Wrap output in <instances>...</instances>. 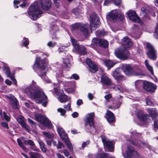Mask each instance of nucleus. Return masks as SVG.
I'll use <instances>...</instances> for the list:
<instances>
[{
	"label": "nucleus",
	"mask_w": 158,
	"mask_h": 158,
	"mask_svg": "<svg viewBox=\"0 0 158 158\" xmlns=\"http://www.w3.org/2000/svg\"><path fill=\"white\" fill-rule=\"evenodd\" d=\"M22 42L23 45L25 47H27L29 44L28 39L25 37H24Z\"/></svg>",
	"instance_id": "de8ad7c7"
},
{
	"label": "nucleus",
	"mask_w": 158,
	"mask_h": 158,
	"mask_svg": "<svg viewBox=\"0 0 158 158\" xmlns=\"http://www.w3.org/2000/svg\"><path fill=\"white\" fill-rule=\"evenodd\" d=\"M155 31L154 36L155 38L158 39V23L156 28Z\"/></svg>",
	"instance_id": "5fc2aeb1"
},
{
	"label": "nucleus",
	"mask_w": 158,
	"mask_h": 158,
	"mask_svg": "<svg viewBox=\"0 0 158 158\" xmlns=\"http://www.w3.org/2000/svg\"><path fill=\"white\" fill-rule=\"evenodd\" d=\"M107 19L112 22H114L118 20V12L116 10H112L106 15Z\"/></svg>",
	"instance_id": "2eb2a0df"
},
{
	"label": "nucleus",
	"mask_w": 158,
	"mask_h": 158,
	"mask_svg": "<svg viewBox=\"0 0 158 158\" xmlns=\"http://www.w3.org/2000/svg\"><path fill=\"white\" fill-rule=\"evenodd\" d=\"M24 92L32 100H35L36 103L42 104L46 107L48 103V98L42 90H38L35 88L28 86L24 89Z\"/></svg>",
	"instance_id": "f257e3e1"
},
{
	"label": "nucleus",
	"mask_w": 158,
	"mask_h": 158,
	"mask_svg": "<svg viewBox=\"0 0 158 158\" xmlns=\"http://www.w3.org/2000/svg\"><path fill=\"white\" fill-rule=\"evenodd\" d=\"M122 44L125 46V48H130L131 47L133 44L131 39L128 37L125 36L122 40Z\"/></svg>",
	"instance_id": "5701e85b"
},
{
	"label": "nucleus",
	"mask_w": 158,
	"mask_h": 158,
	"mask_svg": "<svg viewBox=\"0 0 158 158\" xmlns=\"http://www.w3.org/2000/svg\"><path fill=\"white\" fill-rule=\"evenodd\" d=\"M80 30L83 33L84 35L87 36L89 34V26H87L85 24H83L81 28H80Z\"/></svg>",
	"instance_id": "c756f323"
},
{
	"label": "nucleus",
	"mask_w": 158,
	"mask_h": 158,
	"mask_svg": "<svg viewBox=\"0 0 158 158\" xmlns=\"http://www.w3.org/2000/svg\"><path fill=\"white\" fill-rule=\"evenodd\" d=\"M41 55L37 56L35 63L32 66L33 69L41 78L46 76V72L45 69L48 64V60L46 57L48 56V54L41 53Z\"/></svg>",
	"instance_id": "f03ea898"
},
{
	"label": "nucleus",
	"mask_w": 158,
	"mask_h": 158,
	"mask_svg": "<svg viewBox=\"0 0 158 158\" xmlns=\"http://www.w3.org/2000/svg\"><path fill=\"white\" fill-rule=\"evenodd\" d=\"M137 117L141 121L147 123L151 122V120L149 118V115L147 114H143L137 113Z\"/></svg>",
	"instance_id": "412c9836"
},
{
	"label": "nucleus",
	"mask_w": 158,
	"mask_h": 158,
	"mask_svg": "<svg viewBox=\"0 0 158 158\" xmlns=\"http://www.w3.org/2000/svg\"><path fill=\"white\" fill-rule=\"evenodd\" d=\"M17 142L18 143V144L22 148H24V146L22 143V142L21 141V140L19 139L18 138L17 139Z\"/></svg>",
	"instance_id": "0e129e2a"
},
{
	"label": "nucleus",
	"mask_w": 158,
	"mask_h": 158,
	"mask_svg": "<svg viewBox=\"0 0 158 158\" xmlns=\"http://www.w3.org/2000/svg\"><path fill=\"white\" fill-rule=\"evenodd\" d=\"M63 146V143L59 141H58V143L56 145L57 149H61Z\"/></svg>",
	"instance_id": "338daca9"
},
{
	"label": "nucleus",
	"mask_w": 158,
	"mask_h": 158,
	"mask_svg": "<svg viewBox=\"0 0 158 158\" xmlns=\"http://www.w3.org/2000/svg\"><path fill=\"white\" fill-rule=\"evenodd\" d=\"M13 102H11V104L13 107L15 109H18V105L19 104V102L17 99L14 101H12Z\"/></svg>",
	"instance_id": "37998d69"
},
{
	"label": "nucleus",
	"mask_w": 158,
	"mask_h": 158,
	"mask_svg": "<svg viewBox=\"0 0 158 158\" xmlns=\"http://www.w3.org/2000/svg\"><path fill=\"white\" fill-rule=\"evenodd\" d=\"M104 145L107 148L108 151L110 152H113L114 151V146L112 141H108L105 143Z\"/></svg>",
	"instance_id": "c85d7f7f"
},
{
	"label": "nucleus",
	"mask_w": 158,
	"mask_h": 158,
	"mask_svg": "<svg viewBox=\"0 0 158 158\" xmlns=\"http://www.w3.org/2000/svg\"><path fill=\"white\" fill-rule=\"evenodd\" d=\"M57 130L58 133L62 140L65 143L69 151L73 152V147L67 134L61 127H58Z\"/></svg>",
	"instance_id": "39448f33"
},
{
	"label": "nucleus",
	"mask_w": 158,
	"mask_h": 158,
	"mask_svg": "<svg viewBox=\"0 0 158 158\" xmlns=\"http://www.w3.org/2000/svg\"><path fill=\"white\" fill-rule=\"evenodd\" d=\"M146 47L148 49V51L146 54L148 58L153 60H156L157 57L156 51L149 43H147V44Z\"/></svg>",
	"instance_id": "1a4fd4ad"
},
{
	"label": "nucleus",
	"mask_w": 158,
	"mask_h": 158,
	"mask_svg": "<svg viewBox=\"0 0 158 158\" xmlns=\"http://www.w3.org/2000/svg\"><path fill=\"white\" fill-rule=\"evenodd\" d=\"M43 134L46 137L49 139H51L53 136V135L51 134L49 132H44Z\"/></svg>",
	"instance_id": "8fccbe9b"
},
{
	"label": "nucleus",
	"mask_w": 158,
	"mask_h": 158,
	"mask_svg": "<svg viewBox=\"0 0 158 158\" xmlns=\"http://www.w3.org/2000/svg\"><path fill=\"white\" fill-rule=\"evenodd\" d=\"M143 17L142 18L143 20H145L146 19H150V17L149 15V13H143Z\"/></svg>",
	"instance_id": "bf43d9fd"
},
{
	"label": "nucleus",
	"mask_w": 158,
	"mask_h": 158,
	"mask_svg": "<svg viewBox=\"0 0 158 158\" xmlns=\"http://www.w3.org/2000/svg\"><path fill=\"white\" fill-rule=\"evenodd\" d=\"M94 113L87 114L85 116V118L84 119L85 130L90 133L95 131L94 123Z\"/></svg>",
	"instance_id": "7ed1b4c3"
},
{
	"label": "nucleus",
	"mask_w": 158,
	"mask_h": 158,
	"mask_svg": "<svg viewBox=\"0 0 158 158\" xmlns=\"http://www.w3.org/2000/svg\"><path fill=\"white\" fill-rule=\"evenodd\" d=\"M101 138L102 141L103 143V144L105 143H106V142L108 141V140H107V138L106 136L104 135H101Z\"/></svg>",
	"instance_id": "13d9d810"
},
{
	"label": "nucleus",
	"mask_w": 158,
	"mask_h": 158,
	"mask_svg": "<svg viewBox=\"0 0 158 158\" xmlns=\"http://www.w3.org/2000/svg\"><path fill=\"white\" fill-rule=\"evenodd\" d=\"M101 81L102 85L106 86H110L111 84V79L104 75L102 76L101 77Z\"/></svg>",
	"instance_id": "393cba45"
},
{
	"label": "nucleus",
	"mask_w": 158,
	"mask_h": 158,
	"mask_svg": "<svg viewBox=\"0 0 158 158\" xmlns=\"http://www.w3.org/2000/svg\"><path fill=\"white\" fill-rule=\"evenodd\" d=\"M28 14L32 20H36L41 16L42 12L39 8L37 5L32 4L28 9Z\"/></svg>",
	"instance_id": "20e7f679"
},
{
	"label": "nucleus",
	"mask_w": 158,
	"mask_h": 158,
	"mask_svg": "<svg viewBox=\"0 0 158 158\" xmlns=\"http://www.w3.org/2000/svg\"><path fill=\"white\" fill-rule=\"evenodd\" d=\"M57 111L58 112L60 113L61 115L62 116L64 115L66 112V111L65 110L61 108H58L57 109Z\"/></svg>",
	"instance_id": "603ef678"
},
{
	"label": "nucleus",
	"mask_w": 158,
	"mask_h": 158,
	"mask_svg": "<svg viewBox=\"0 0 158 158\" xmlns=\"http://www.w3.org/2000/svg\"><path fill=\"white\" fill-rule=\"evenodd\" d=\"M34 117L37 121L44 126L50 129L52 128L53 126L51 121L48 118L44 115L40 113L37 114L35 115Z\"/></svg>",
	"instance_id": "423d86ee"
},
{
	"label": "nucleus",
	"mask_w": 158,
	"mask_h": 158,
	"mask_svg": "<svg viewBox=\"0 0 158 158\" xmlns=\"http://www.w3.org/2000/svg\"><path fill=\"white\" fill-rule=\"evenodd\" d=\"M56 77H62L64 76L63 72L62 70H60L57 71L56 73Z\"/></svg>",
	"instance_id": "09e8293b"
},
{
	"label": "nucleus",
	"mask_w": 158,
	"mask_h": 158,
	"mask_svg": "<svg viewBox=\"0 0 158 158\" xmlns=\"http://www.w3.org/2000/svg\"><path fill=\"white\" fill-rule=\"evenodd\" d=\"M83 25V24L81 23H76L72 25L71 30L73 31L78 29H80V28H81Z\"/></svg>",
	"instance_id": "c9c22d12"
},
{
	"label": "nucleus",
	"mask_w": 158,
	"mask_h": 158,
	"mask_svg": "<svg viewBox=\"0 0 158 158\" xmlns=\"http://www.w3.org/2000/svg\"><path fill=\"white\" fill-rule=\"evenodd\" d=\"M143 81L142 80L136 81H135V85L137 89L140 90L142 86H143Z\"/></svg>",
	"instance_id": "f704fd0d"
},
{
	"label": "nucleus",
	"mask_w": 158,
	"mask_h": 158,
	"mask_svg": "<svg viewBox=\"0 0 158 158\" xmlns=\"http://www.w3.org/2000/svg\"><path fill=\"white\" fill-rule=\"evenodd\" d=\"M95 33L97 36L102 37L106 35V32L104 31L98 30Z\"/></svg>",
	"instance_id": "58836bf2"
},
{
	"label": "nucleus",
	"mask_w": 158,
	"mask_h": 158,
	"mask_svg": "<svg viewBox=\"0 0 158 158\" xmlns=\"http://www.w3.org/2000/svg\"><path fill=\"white\" fill-rule=\"evenodd\" d=\"M114 4L117 6H120L122 4L121 0H114Z\"/></svg>",
	"instance_id": "052dcab7"
},
{
	"label": "nucleus",
	"mask_w": 158,
	"mask_h": 158,
	"mask_svg": "<svg viewBox=\"0 0 158 158\" xmlns=\"http://www.w3.org/2000/svg\"><path fill=\"white\" fill-rule=\"evenodd\" d=\"M54 92L57 93L59 96V99L61 103L65 102L67 101L68 96L64 93L62 90L57 89L55 87L54 88Z\"/></svg>",
	"instance_id": "4468645a"
},
{
	"label": "nucleus",
	"mask_w": 158,
	"mask_h": 158,
	"mask_svg": "<svg viewBox=\"0 0 158 158\" xmlns=\"http://www.w3.org/2000/svg\"><path fill=\"white\" fill-rule=\"evenodd\" d=\"M23 143L27 145H29L31 146L35 145V143L31 139L25 140Z\"/></svg>",
	"instance_id": "a18cd8bd"
},
{
	"label": "nucleus",
	"mask_w": 158,
	"mask_h": 158,
	"mask_svg": "<svg viewBox=\"0 0 158 158\" xmlns=\"http://www.w3.org/2000/svg\"><path fill=\"white\" fill-rule=\"evenodd\" d=\"M90 25L91 27H94L96 28L100 25V22L98 15L95 13H94L90 16Z\"/></svg>",
	"instance_id": "9d476101"
},
{
	"label": "nucleus",
	"mask_w": 158,
	"mask_h": 158,
	"mask_svg": "<svg viewBox=\"0 0 158 158\" xmlns=\"http://www.w3.org/2000/svg\"><path fill=\"white\" fill-rule=\"evenodd\" d=\"M29 154L30 156V158H36V152H30Z\"/></svg>",
	"instance_id": "864d4df0"
},
{
	"label": "nucleus",
	"mask_w": 158,
	"mask_h": 158,
	"mask_svg": "<svg viewBox=\"0 0 158 158\" xmlns=\"http://www.w3.org/2000/svg\"><path fill=\"white\" fill-rule=\"evenodd\" d=\"M86 63L89 67V70L91 72L94 73L98 70L97 65L89 58H87L86 59Z\"/></svg>",
	"instance_id": "ddd939ff"
},
{
	"label": "nucleus",
	"mask_w": 158,
	"mask_h": 158,
	"mask_svg": "<svg viewBox=\"0 0 158 158\" xmlns=\"http://www.w3.org/2000/svg\"><path fill=\"white\" fill-rule=\"evenodd\" d=\"M95 42L98 43V45L102 48H108L109 44L108 42L106 40L97 38V40L96 41H95Z\"/></svg>",
	"instance_id": "b1692460"
},
{
	"label": "nucleus",
	"mask_w": 158,
	"mask_h": 158,
	"mask_svg": "<svg viewBox=\"0 0 158 158\" xmlns=\"http://www.w3.org/2000/svg\"><path fill=\"white\" fill-rule=\"evenodd\" d=\"M154 84L147 81H143V88L148 92H152L155 89L154 87Z\"/></svg>",
	"instance_id": "aec40b11"
},
{
	"label": "nucleus",
	"mask_w": 158,
	"mask_h": 158,
	"mask_svg": "<svg viewBox=\"0 0 158 158\" xmlns=\"http://www.w3.org/2000/svg\"><path fill=\"white\" fill-rule=\"evenodd\" d=\"M4 69L6 70V71L5 72V73L7 77L8 76H10L11 75V73H10V71L9 67L4 66Z\"/></svg>",
	"instance_id": "49530a36"
},
{
	"label": "nucleus",
	"mask_w": 158,
	"mask_h": 158,
	"mask_svg": "<svg viewBox=\"0 0 158 158\" xmlns=\"http://www.w3.org/2000/svg\"><path fill=\"white\" fill-rule=\"evenodd\" d=\"M139 29L137 26L135 25H134V27L132 29V32L133 34L137 35L139 34Z\"/></svg>",
	"instance_id": "c03bdc74"
},
{
	"label": "nucleus",
	"mask_w": 158,
	"mask_h": 158,
	"mask_svg": "<svg viewBox=\"0 0 158 158\" xmlns=\"http://www.w3.org/2000/svg\"><path fill=\"white\" fill-rule=\"evenodd\" d=\"M127 156L125 158H138L139 155L133 147L128 146L126 152Z\"/></svg>",
	"instance_id": "9b49d317"
},
{
	"label": "nucleus",
	"mask_w": 158,
	"mask_h": 158,
	"mask_svg": "<svg viewBox=\"0 0 158 158\" xmlns=\"http://www.w3.org/2000/svg\"><path fill=\"white\" fill-rule=\"evenodd\" d=\"M80 10L78 8H74L73 9L72 12L75 15H79L80 13Z\"/></svg>",
	"instance_id": "3c124183"
},
{
	"label": "nucleus",
	"mask_w": 158,
	"mask_h": 158,
	"mask_svg": "<svg viewBox=\"0 0 158 158\" xmlns=\"http://www.w3.org/2000/svg\"><path fill=\"white\" fill-rule=\"evenodd\" d=\"M141 10L142 12L143 13L149 14L153 12L152 7L149 6L142 7L141 8Z\"/></svg>",
	"instance_id": "7c9ffc66"
},
{
	"label": "nucleus",
	"mask_w": 158,
	"mask_h": 158,
	"mask_svg": "<svg viewBox=\"0 0 158 158\" xmlns=\"http://www.w3.org/2000/svg\"><path fill=\"white\" fill-rule=\"evenodd\" d=\"M26 0H14L13 1L14 6L15 8H17L19 7V6L17 4H19L21 2H26Z\"/></svg>",
	"instance_id": "a19ab883"
},
{
	"label": "nucleus",
	"mask_w": 158,
	"mask_h": 158,
	"mask_svg": "<svg viewBox=\"0 0 158 158\" xmlns=\"http://www.w3.org/2000/svg\"><path fill=\"white\" fill-rule=\"evenodd\" d=\"M148 60H146L145 61V65L147 69L151 72V74L152 75H154L153 69L152 66H151L148 63Z\"/></svg>",
	"instance_id": "ea45409f"
},
{
	"label": "nucleus",
	"mask_w": 158,
	"mask_h": 158,
	"mask_svg": "<svg viewBox=\"0 0 158 158\" xmlns=\"http://www.w3.org/2000/svg\"><path fill=\"white\" fill-rule=\"evenodd\" d=\"M74 49L77 52L81 55L86 54L87 52L86 48L80 45H78Z\"/></svg>",
	"instance_id": "a878e982"
},
{
	"label": "nucleus",
	"mask_w": 158,
	"mask_h": 158,
	"mask_svg": "<svg viewBox=\"0 0 158 158\" xmlns=\"http://www.w3.org/2000/svg\"><path fill=\"white\" fill-rule=\"evenodd\" d=\"M113 88L115 90L118 91L120 93H123L124 91L123 87L122 84L114 85Z\"/></svg>",
	"instance_id": "72a5a7b5"
},
{
	"label": "nucleus",
	"mask_w": 158,
	"mask_h": 158,
	"mask_svg": "<svg viewBox=\"0 0 158 158\" xmlns=\"http://www.w3.org/2000/svg\"><path fill=\"white\" fill-rule=\"evenodd\" d=\"M38 142L40 145V149L42 151L44 152L45 153L47 152V148L46 147L44 143L41 140H38Z\"/></svg>",
	"instance_id": "2f4dec72"
},
{
	"label": "nucleus",
	"mask_w": 158,
	"mask_h": 158,
	"mask_svg": "<svg viewBox=\"0 0 158 158\" xmlns=\"http://www.w3.org/2000/svg\"><path fill=\"white\" fill-rule=\"evenodd\" d=\"M53 1L55 7L57 8H59L60 5V2H58V0H53Z\"/></svg>",
	"instance_id": "774afa93"
},
{
	"label": "nucleus",
	"mask_w": 158,
	"mask_h": 158,
	"mask_svg": "<svg viewBox=\"0 0 158 158\" xmlns=\"http://www.w3.org/2000/svg\"><path fill=\"white\" fill-rule=\"evenodd\" d=\"M115 54L116 56L122 60L128 59L130 56L129 51L125 48H122L116 50Z\"/></svg>",
	"instance_id": "0eeeda50"
},
{
	"label": "nucleus",
	"mask_w": 158,
	"mask_h": 158,
	"mask_svg": "<svg viewBox=\"0 0 158 158\" xmlns=\"http://www.w3.org/2000/svg\"><path fill=\"white\" fill-rule=\"evenodd\" d=\"M1 125L3 127L6 128V129H8L9 127L8 126V124L7 123L4 122H2L1 123Z\"/></svg>",
	"instance_id": "69168bd1"
},
{
	"label": "nucleus",
	"mask_w": 158,
	"mask_h": 158,
	"mask_svg": "<svg viewBox=\"0 0 158 158\" xmlns=\"http://www.w3.org/2000/svg\"><path fill=\"white\" fill-rule=\"evenodd\" d=\"M122 69L124 73L127 76L139 75V73L134 71V69L129 64H123L122 66Z\"/></svg>",
	"instance_id": "6e6552de"
},
{
	"label": "nucleus",
	"mask_w": 158,
	"mask_h": 158,
	"mask_svg": "<svg viewBox=\"0 0 158 158\" xmlns=\"http://www.w3.org/2000/svg\"><path fill=\"white\" fill-rule=\"evenodd\" d=\"M103 64L107 67L108 69L112 68L116 64L112 60H105L103 61Z\"/></svg>",
	"instance_id": "cd10ccee"
},
{
	"label": "nucleus",
	"mask_w": 158,
	"mask_h": 158,
	"mask_svg": "<svg viewBox=\"0 0 158 158\" xmlns=\"http://www.w3.org/2000/svg\"><path fill=\"white\" fill-rule=\"evenodd\" d=\"M55 42H53L51 41H49L47 44V45L50 47H53L56 44Z\"/></svg>",
	"instance_id": "6e6d98bb"
},
{
	"label": "nucleus",
	"mask_w": 158,
	"mask_h": 158,
	"mask_svg": "<svg viewBox=\"0 0 158 158\" xmlns=\"http://www.w3.org/2000/svg\"><path fill=\"white\" fill-rule=\"evenodd\" d=\"M97 40V38H94L92 40V43L89 45V47L94 48V49L97 48V45H98V43H95V41Z\"/></svg>",
	"instance_id": "4c0bfd02"
},
{
	"label": "nucleus",
	"mask_w": 158,
	"mask_h": 158,
	"mask_svg": "<svg viewBox=\"0 0 158 158\" xmlns=\"http://www.w3.org/2000/svg\"><path fill=\"white\" fill-rule=\"evenodd\" d=\"M51 0H41L40 4L43 10H48L51 8Z\"/></svg>",
	"instance_id": "dca6fc26"
},
{
	"label": "nucleus",
	"mask_w": 158,
	"mask_h": 158,
	"mask_svg": "<svg viewBox=\"0 0 158 158\" xmlns=\"http://www.w3.org/2000/svg\"><path fill=\"white\" fill-rule=\"evenodd\" d=\"M3 117L5 120L7 122H9L10 120V117L8 116L5 112H3Z\"/></svg>",
	"instance_id": "4d7b16f0"
},
{
	"label": "nucleus",
	"mask_w": 158,
	"mask_h": 158,
	"mask_svg": "<svg viewBox=\"0 0 158 158\" xmlns=\"http://www.w3.org/2000/svg\"><path fill=\"white\" fill-rule=\"evenodd\" d=\"M148 111L149 113V116L151 117L152 119L156 120L157 115L156 110L154 108H149Z\"/></svg>",
	"instance_id": "bb28decb"
},
{
	"label": "nucleus",
	"mask_w": 158,
	"mask_h": 158,
	"mask_svg": "<svg viewBox=\"0 0 158 158\" xmlns=\"http://www.w3.org/2000/svg\"><path fill=\"white\" fill-rule=\"evenodd\" d=\"M63 63L64 64V66L65 67L66 69L70 67L71 66V64L69 58H63Z\"/></svg>",
	"instance_id": "473e14b6"
},
{
	"label": "nucleus",
	"mask_w": 158,
	"mask_h": 158,
	"mask_svg": "<svg viewBox=\"0 0 158 158\" xmlns=\"http://www.w3.org/2000/svg\"><path fill=\"white\" fill-rule=\"evenodd\" d=\"M60 152L61 153H63L64 155L66 156H68L69 155V152L66 149H64L62 151H60Z\"/></svg>",
	"instance_id": "e2e57ef3"
},
{
	"label": "nucleus",
	"mask_w": 158,
	"mask_h": 158,
	"mask_svg": "<svg viewBox=\"0 0 158 158\" xmlns=\"http://www.w3.org/2000/svg\"><path fill=\"white\" fill-rule=\"evenodd\" d=\"M70 38L71 42L72 43L73 45L75 48L76 47H77V46H78V45H79V44L78 43L77 40L75 39L72 37H71Z\"/></svg>",
	"instance_id": "79ce46f5"
},
{
	"label": "nucleus",
	"mask_w": 158,
	"mask_h": 158,
	"mask_svg": "<svg viewBox=\"0 0 158 158\" xmlns=\"http://www.w3.org/2000/svg\"><path fill=\"white\" fill-rule=\"evenodd\" d=\"M24 118L22 116H19L17 118L18 123L23 128L25 131L28 132L31 131L30 127L28 126L24 120Z\"/></svg>",
	"instance_id": "f3484780"
},
{
	"label": "nucleus",
	"mask_w": 158,
	"mask_h": 158,
	"mask_svg": "<svg viewBox=\"0 0 158 158\" xmlns=\"http://www.w3.org/2000/svg\"><path fill=\"white\" fill-rule=\"evenodd\" d=\"M96 158H110L108 154L100 153L97 154Z\"/></svg>",
	"instance_id": "e433bc0d"
},
{
	"label": "nucleus",
	"mask_w": 158,
	"mask_h": 158,
	"mask_svg": "<svg viewBox=\"0 0 158 158\" xmlns=\"http://www.w3.org/2000/svg\"><path fill=\"white\" fill-rule=\"evenodd\" d=\"M104 117L110 123H115V117L114 114L109 110H107Z\"/></svg>",
	"instance_id": "a211bd4d"
},
{
	"label": "nucleus",
	"mask_w": 158,
	"mask_h": 158,
	"mask_svg": "<svg viewBox=\"0 0 158 158\" xmlns=\"http://www.w3.org/2000/svg\"><path fill=\"white\" fill-rule=\"evenodd\" d=\"M127 14L129 19L134 22L137 21L139 20V18L136 14L135 11L130 10L128 11Z\"/></svg>",
	"instance_id": "6ab92c4d"
},
{
	"label": "nucleus",
	"mask_w": 158,
	"mask_h": 158,
	"mask_svg": "<svg viewBox=\"0 0 158 158\" xmlns=\"http://www.w3.org/2000/svg\"><path fill=\"white\" fill-rule=\"evenodd\" d=\"M90 141L89 140H87L86 142H84L82 144L81 147L83 148H84L86 147L89 144Z\"/></svg>",
	"instance_id": "680f3d73"
},
{
	"label": "nucleus",
	"mask_w": 158,
	"mask_h": 158,
	"mask_svg": "<svg viewBox=\"0 0 158 158\" xmlns=\"http://www.w3.org/2000/svg\"><path fill=\"white\" fill-rule=\"evenodd\" d=\"M113 77L117 81L122 80L123 79H125V77L121 74L118 69H117L113 73Z\"/></svg>",
	"instance_id": "4be33fe9"
},
{
	"label": "nucleus",
	"mask_w": 158,
	"mask_h": 158,
	"mask_svg": "<svg viewBox=\"0 0 158 158\" xmlns=\"http://www.w3.org/2000/svg\"><path fill=\"white\" fill-rule=\"evenodd\" d=\"M59 31L58 26L56 24H52L50 27L49 32L52 39H54L55 40H58V38L56 35Z\"/></svg>",
	"instance_id": "f8f14e48"
}]
</instances>
